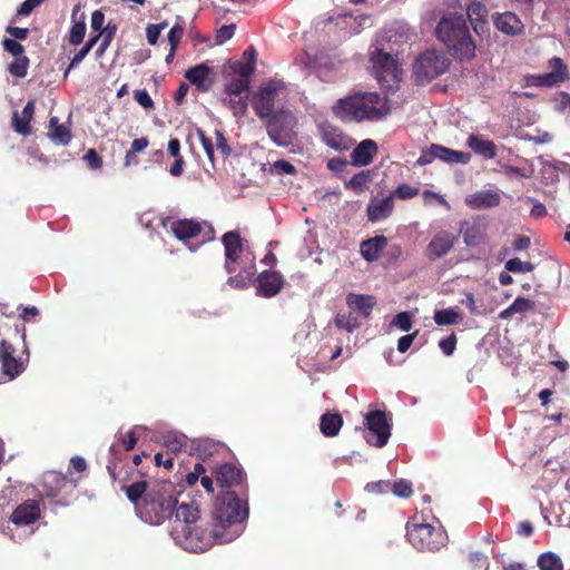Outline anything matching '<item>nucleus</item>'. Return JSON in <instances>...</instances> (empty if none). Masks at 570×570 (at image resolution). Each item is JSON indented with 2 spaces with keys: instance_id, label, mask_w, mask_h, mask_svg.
I'll use <instances>...</instances> for the list:
<instances>
[{
  "instance_id": "72a5a7b5",
  "label": "nucleus",
  "mask_w": 570,
  "mask_h": 570,
  "mask_svg": "<svg viewBox=\"0 0 570 570\" xmlns=\"http://www.w3.org/2000/svg\"><path fill=\"white\" fill-rule=\"evenodd\" d=\"M49 137L52 141L60 145H68L71 140L70 130L62 124H59L57 117H52L49 121Z\"/></svg>"
},
{
  "instance_id": "5701e85b",
  "label": "nucleus",
  "mask_w": 570,
  "mask_h": 570,
  "mask_svg": "<svg viewBox=\"0 0 570 570\" xmlns=\"http://www.w3.org/2000/svg\"><path fill=\"white\" fill-rule=\"evenodd\" d=\"M375 304L376 299L372 295L350 293L346 296V305L348 309H352L358 317L367 318Z\"/></svg>"
},
{
  "instance_id": "13d9d810",
  "label": "nucleus",
  "mask_w": 570,
  "mask_h": 570,
  "mask_svg": "<svg viewBox=\"0 0 570 570\" xmlns=\"http://www.w3.org/2000/svg\"><path fill=\"white\" fill-rule=\"evenodd\" d=\"M134 99L136 100L137 104H139L145 109H153L155 106L151 97L149 96L148 91L145 89L135 90Z\"/></svg>"
},
{
  "instance_id": "58836bf2",
  "label": "nucleus",
  "mask_w": 570,
  "mask_h": 570,
  "mask_svg": "<svg viewBox=\"0 0 570 570\" xmlns=\"http://www.w3.org/2000/svg\"><path fill=\"white\" fill-rule=\"evenodd\" d=\"M562 82L561 75L557 72H547L543 75H534L528 78V85L535 87H554Z\"/></svg>"
},
{
  "instance_id": "c9c22d12",
  "label": "nucleus",
  "mask_w": 570,
  "mask_h": 570,
  "mask_svg": "<svg viewBox=\"0 0 570 570\" xmlns=\"http://www.w3.org/2000/svg\"><path fill=\"white\" fill-rule=\"evenodd\" d=\"M360 325L358 316L352 309H348V312H338L335 316V326L348 333L360 327Z\"/></svg>"
},
{
  "instance_id": "6e6d98bb",
  "label": "nucleus",
  "mask_w": 570,
  "mask_h": 570,
  "mask_svg": "<svg viewBox=\"0 0 570 570\" xmlns=\"http://www.w3.org/2000/svg\"><path fill=\"white\" fill-rule=\"evenodd\" d=\"M420 188L410 185H400L396 189H394V196H397L401 199H410L419 195Z\"/></svg>"
},
{
  "instance_id": "39448f33",
  "label": "nucleus",
  "mask_w": 570,
  "mask_h": 570,
  "mask_svg": "<svg viewBox=\"0 0 570 570\" xmlns=\"http://www.w3.org/2000/svg\"><path fill=\"white\" fill-rule=\"evenodd\" d=\"M406 539L419 551H438L446 546L448 535L441 527L411 518L406 523Z\"/></svg>"
},
{
  "instance_id": "4468645a",
  "label": "nucleus",
  "mask_w": 570,
  "mask_h": 570,
  "mask_svg": "<svg viewBox=\"0 0 570 570\" xmlns=\"http://www.w3.org/2000/svg\"><path fill=\"white\" fill-rule=\"evenodd\" d=\"M488 228V219L482 216H475L470 219L462 220L459 226V233L463 238V243L468 247H475L485 243Z\"/></svg>"
},
{
  "instance_id": "a878e982",
  "label": "nucleus",
  "mask_w": 570,
  "mask_h": 570,
  "mask_svg": "<svg viewBox=\"0 0 570 570\" xmlns=\"http://www.w3.org/2000/svg\"><path fill=\"white\" fill-rule=\"evenodd\" d=\"M35 112V101L30 100L27 102V105L23 107L21 115H19L17 111L13 112L12 116V127L16 132L28 136L31 134V127L30 121L33 117Z\"/></svg>"
},
{
  "instance_id": "2eb2a0df",
  "label": "nucleus",
  "mask_w": 570,
  "mask_h": 570,
  "mask_svg": "<svg viewBox=\"0 0 570 570\" xmlns=\"http://www.w3.org/2000/svg\"><path fill=\"white\" fill-rule=\"evenodd\" d=\"M434 159H440L448 164H468L471 159V155L442 145L432 144L428 150L422 153L417 163L426 165L432 163Z\"/></svg>"
},
{
  "instance_id": "2f4dec72",
  "label": "nucleus",
  "mask_w": 570,
  "mask_h": 570,
  "mask_svg": "<svg viewBox=\"0 0 570 570\" xmlns=\"http://www.w3.org/2000/svg\"><path fill=\"white\" fill-rule=\"evenodd\" d=\"M343 425V417L338 413H325L321 416V432L327 436H336Z\"/></svg>"
},
{
  "instance_id": "ea45409f",
  "label": "nucleus",
  "mask_w": 570,
  "mask_h": 570,
  "mask_svg": "<svg viewBox=\"0 0 570 570\" xmlns=\"http://www.w3.org/2000/svg\"><path fill=\"white\" fill-rule=\"evenodd\" d=\"M117 31V26L112 22H108L107 26L104 28V30L99 31L98 35H100V38H102L101 43L99 45L98 49L96 50V56L101 57L105 51L110 46L115 35Z\"/></svg>"
},
{
  "instance_id": "412c9836",
  "label": "nucleus",
  "mask_w": 570,
  "mask_h": 570,
  "mask_svg": "<svg viewBox=\"0 0 570 570\" xmlns=\"http://www.w3.org/2000/svg\"><path fill=\"white\" fill-rule=\"evenodd\" d=\"M68 485L76 488V483L70 482L67 476L60 472L48 471L42 475V494L47 498L58 497Z\"/></svg>"
},
{
  "instance_id": "338daca9",
  "label": "nucleus",
  "mask_w": 570,
  "mask_h": 570,
  "mask_svg": "<svg viewBox=\"0 0 570 570\" xmlns=\"http://www.w3.org/2000/svg\"><path fill=\"white\" fill-rule=\"evenodd\" d=\"M105 14L101 10H95L91 13L90 26L91 29L99 32L104 30Z\"/></svg>"
},
{
  "instance_id": "a18cd8bd",
  "label": "nucleus",
  "mask_w": 570,
  "mask_h": 570,
  "mask_svg": "<svg viewBox=\"0 0 570 570\" xmlns=\"http://www.w3.org/2000/svg\"><path fill=\"white\" fill-rule=\"evenodd\" d=\"M505 269L511 273H528L534 269V265L530 262H522L520 258L514 257L509 259L505 265Z\"/></svg>"
},
{
  "instance_id": "f704fd0d",
  "label": "nucleus",
  "mask_w": 570,
  "mask_h": 570,
  "mask_svg": "<svg viewBox=\"0 0 570 570\" xmlns=\"http://www.w3.org/2000/svg\"><path fill=\"white\" fill-rule=\"evenodd\" d=\"M168 154L175 158V163L169 169V173L174 177H179L184 171V158L180 155V141L178 138H171L168 142Z\"/></svg>"
},
{
  "instance_id": "680f3d73",
  "label": "nucleus",
  "mask_w": 570,
  "mask_h": 570,
  "mask_svg": "<svg viewBox=\"0 0 570 570\" xmlns=\"http://www.w3.org/2000/svg\"><path fill=\"white\" fill-rule=\"evenodd\" d=\"M166 446L174 451H180L186 444V436L184 435H169L165 441Z\"/></svg>"
},
{
  "instance_id": "423d86ee",
  "label": "nucleus",
  "mask_w": 570,
  "mask_h": 570,
  "mask_svg": "<svg viewBox=\"0 0 570 570\" xmlns=\"http://www.w3.org/2000/svg\"><path fill=\"white\" fill-rule=\"evenodd\" d=\"M391 39L390 32L384 31L376 37L370 49L372 75L382 88H390V78H392Z\"/></svg>"
},
{
  "instance_id": "a211bd4d",
  "label": "nucleus",
  "mask_w": 570,
  "mask_h": 570,
  "mask_svg": "<svg viewBox=\"0 0 570 570\" xmlns=\"http://www.w3.org/2000/svg\"><path fill=\"white\" fill-rule=\"evenodd\" d=\"M185 78L200 92L209 91L215 83V73L207 62L189 68Z\"/></svg>"
},
{
  "instance_id": "9b49d317",
  "label": "nucleus",
  "mask_w": 570,
  "mask_h": 570,
  "mask_svg": "<svg viewBox=\"0 0 570 570\" xmlns=\"http://www.w3.org/2000/svg\"><path fill=\"white\" fill-rule=\"evenodd\" d=\"M284 88L282 81L271 80L258 88L253 95L252 106L255 114L264 120L274 115L275 100L279 90Z\"/></svg>"
},
{
  "instance_id": "49530a36",
  "label": "nucleus",
  "mask_w": 570,
  "mask_h": 570,
  "mask_svg": "<svg viewBox=\"0 0 570 570\" xmlns=\"http://www.w3.org/2000/svg\"><path fill=\"white\" fill-rule=\"evenodd\" d=\"M370 180L368 171H361L355 174L346 184L345 187L348 189H353L356 193L363 191L366 183Z\"/></svg>"
},
{
  "instance_id": "a19ab883",
  "label": "nucleus",
  "mask_w": 570,
  "mask_h": 570,
  "mask_svg": "<svg viewBox=\"0 0 570 570\" xmlns=\"http://www.w3.org/2000/svg\"><path fill=\"white\" fill-rule=\"evenodd\" d=\"M29 66L30 60L27 56L14 57L13 61L8 66V71L16 78H24Z\"/></svg>"
},
{
  "instance_id": "69168bd1",
  "label": "nucleus",
  "mask_w": 570,
  "mask_h": 570,
  "mask_svg": "<svg viewBox=\"0 0 570 570\" xmlns=\"http://www.w3.org/2000/svg\"><path fill=\"white\" fill-rule=\"evenodd\" d=\"M46 0H26L20 4L17 13L19 16H29L36 8L41 6V3H43Z\"/></svg>"
},
{
  "instance_id": "393cba45",
  "label": "nucleus",
  "mask_w": 570,
  "mask_h": 570,
  "mask_svg": "<svg viewBox=\"0 0 570 570\" xmlns=\"http://www.w3.org/2000/svg\"><path fill=\"white\" fill-rule=\"evenodd\" d=\"M377 153V145L372 139L362 140L351 154V163L354 166H367Z\"/></svg>"
},
{
  "instance_id": "c85d7f7f",
  "label": "nucleus",
  "mask_w": 570,
  "mask_h": 570,
  "mask_svg": "<svg viewBox=\"0 0 570 570\" xmlns=\"http://www.w3.org/2000/svg\"><path fill=\"white\" fill-rule=\"evenodd\" d=\"M466 13L474 31L479 35L483 33L487 30L488 10L485 6L481 2H472L466 9Z\"/></svg>"
},
{
  "instance_id": "c756f323",
  "label": "nucleus",
  "mask_w": 570,
  "mask_h": 570,
  "mask_svg": "<svg viewBox=\"0 0 570 570\" xmlns=\"http://www.w3.org/2000/svg\"><path fill=\"white\" fill-rule=\"evenodd\" d=\"M392 194L383 198H373L367 206V216L372 222L386 218L391 210Z\"/></svg>"
},
{
  "instance_id": "f8f14e48",
  "label": "nucleus",
  "mask_w": 570,
  "mask_h": 570,
  "mask_svg": "<svg viewBox=\"0 0 570 570\" xmlns=\"http://www.w3.org/2000/svg\"><path fill=\"white\" fill-rule=\"evenodd\" d=\"M365 425L364 438L368 444L381 448L387 443L391 433L383 412H368L365 415Z\"/></svg>"
},
{
  "instance_id": "f257e3e1",
  "label": "nucleus",
  "mask_w": 570,
  "mask_h": 570,
  "mask_svg": "<svg viewBox=\"0 0 570 570\" xmlns=\"http://www.w3.org/2000/svg\"><path fill=\"white\" fill-rule=\"evenodd\" d=\"M140 518L150 524L171 520L170 535L183 549L204 552L214 543H228L240 534V523L248 517L247 502H242L234 491L223 492L212 511L210 529L198 524L199 510L193 503L178 504L175 487L170 481L149 485L137 481L121 485Z\"/></svg>"
},
{
  "instance_id": "20e7f679",
  "label": "nucleus",
  "mask_w": 570,
  "mask_h": 570,
  "mask_svg": "<svg viewBox=\"0 0 570 570\" xmlns=\"http://www.w3.org/2000/svg\"><path fill=\"white\" fill-rule=\"evenodd\" d=\"M222 243L225 250L224 268L230 276L227 284L237 289L246 288L256 273L255 264L240 267V257L244 252V244L237 230H230L223 235Z\"/></svg>"
},
{
  "instance_id": "4d7b16f0",
  "label": "nucleus",
  "mask_w": 570,
  "mask_h": 570,
  "mask_svg": "<svg viewBox=\"0 0 570 570\" xmlns=\"http://www.w3.org/2000/svg\"><path fill=\"white\" fill-rule=\"evenodd\" d=\"M394 326L407 332L412 327V314L410 312H401L394 316Z\"/></svg>"
},
{
  "instance_id": "de8ad7c7",
  "label": "nucleus",
  "mask_w": 570,
  "mask_h": 570,
  "mask_svg": "<svg viewBox=\"0 0 570 570\" xmlns=\"http://www.w3.org/2000/svg\"><path fill=\"white\" fill-rule=\"evenodd\" d=\"M413 494V484L411 481L405 479H400L394 481V495L409 499Z\"/></svg>"
},
{
  "instance_id": "0eeeda50",
  "label": "nucleus",
  "mask_w": 570,
  "mask_h": 570,
  "mask_svg": "<svg viewBox=\"0 0 570 570\" xmlns=\"http://www.w3.org/2000/svg\"><path fill=\"white\" fill-rule=\"evenodd\" d=\"M268 137L281 147H288L296 138V118L292 111L281 109L264 119Z\"/></svg>"
},
{
  "instance_id": "bf43d9fd",
  "label": "nucleus",
  "mask_w": 570,
  "mask_h": 570,
  "mask_svg": "<svg viewBox=\"0 0 570 570\" xmlns=\"http://www.w3.org/2000/svg\"><path fill=\"white\" fill-rule=\"evenodd\" d=\"M235 33V24H225V26H222L217 32H216V42L218 45H222L226 41H228L229 39H232V37L234 36Z\"/></svg>"
},
{
  "instance_id": "e433bc0d",
  "label": "nucleus",
  "mask_w": 570,
  "mask_h": 570,
  "mask_svg": "<svg viewBox=\"0 0 570 570\" xmlns=\"http://www.w3.org/2000/svg\"><path fill=\"white\" fill-rule=\"evenodd\" d=\"M537 566L540 570H563L561 558L551 551L539 554Z\"/></svg>"
},
{
  "instance_id": "ddd939ff",
  "label": "nucleus",
  "mask_w": 570,
  "mask_h": 570,
  "mask_svg": "<svg viewBox=\"0 0 570 570\" xmlns=\"http://www.w3.org/2000/svg\"><path fill=\"white\" fill-rule=\"evenodd\" d=\"M316 127L322 142L335 151H347L355 142L338 126L327 120L320 121Z\"/></svg>"
},
{
  "instance_id": "7ed1b4c3",
  "label": "nucleus",
  "mask_w": 570,
  "mask_h": 570,
  "mask_svg": "<svg viewBox=\"0 0 570 570\" xmlns=\"http://www.w3.org/2000/svg\"><path fill=\"white\" fill-rule=\"evenodd\" d=\"M435 33L455 58L464 60L474 57L475 45L463 14L443 16L436 26Z\"/></svg>"
},
{
  "instance_id": "6ab92c4d",
  "label": "nucleus",
  "mask_w": 570,
  "mask_h": 570,
  "mask_svg": "<svg viewBox=\"0 0 570 570\" xmlns=\"http://www.w3.org/2000/svg\"><path fill=\"white\" fill-rule=\"evenodd\" d=\"M41 517L40 504L36 500H26L11 513L10 521L18 527H26L35 523Z\"/></svg>"
},
{
  "instance_id": "3c124183",
  "label": "nucleus",
  "mask_w": 570,
  "mask_h": 570,
  "mask_svg": "<svg viewBox=\"0 0 570 570\" xmlns=\"http://www.w3.org/2000/svg\"><path fill=\"white\" fill-rule=\"evenodd\" d=\"M215 148L222 154L223 158L226 159L232 154V148L227 142L226 137L222 130H215Z\"/></svg>"
},
{
  "instance_id": "603ef678",
  "label": "nucleus",
  "mask_w": 570,
  "mask_h": 570,
  "mask_svg": "<svg viewBox=\"0 0 570 570\" xmlns=\"http://www.w3.org/2000/svg\"><path fill=\"white\" fill-rule=\"evenodd\" d=\"M549 68L551 72H557L562 77V82L569 78V71L567 66L563 63L562 59L559 57H553L549 60Z\"/></svg>"
},
{
  "instance_id": "f3484780",
  "label": "nucleus",
  "mask_w": 570,
  "mask_h": 570,
  "mask_svg": "<svg viewBox=\"0 0 570 570\" xmlns=\"http://www.w3.org/2000/svg\"><path fill=\"white\" fill-rule=\"evenodd\" d=\"M255 283L257 295L271 298L282 291L285 279L281 272L268 269L259 273Z\"/></svg>"
},
{
  "instance_id": "cd10ccee",
  "label": "nucleus",
  "mask_w": 570,
  "mask_h": 570,
  "mask_svg": "<svg viewBox=\"0 0 570 570\" xmlns=\"http://www.w3.org/2000/svg\"><path fill=\"white\" fill-rule=\"evenodd\" d=\"M494 24L500 31L511 36L518 35L523 30V23L519 17L510 11L498 14L494 18Z\"/></svg>"
},
{
  "instance_id": "4be33fe9",
  "label": "nucleus",
  "mask_w": 570,
  "mask_h": 570,
  "mask_svg": "<svg viewBox=\"0 0 570 570\" xmlns=\"http://www.w3.org/2000/svg\"><path fill=\"white\" fill-rule=\"evenodd\" d=\"M216 482L222 488H230L243 482L244 473L233 463H224L215 470Z\"/></svg>"
},
{
  "instance_id": "79ce46f5",
  "label": "nucleus",
  "mask_w": 570,
  "mask_h": 570,
  "mask_svg": "<svg viewBox=\"0 0 570 570\" xmlns=\"http://www.w3.org/2000/svg\"><path fill=\"white\" fill-rule=\"evenodd\" d=\"M75 23L72 24L70 31H69V43L72 46H78L83 41L85 35H86V22H85V14H81V19L79 21L73 20Z\"/></svg>"
},
{
  "instance_id": "1a4fd4ad",
  "label": "nucleus",
  "mask_w": 570,
  "mask_h": 570,
  "mask_svg": "<svg viewBox=\"0 0 570 570\" xmlns=\"http://www.w3.org/2000/svg\"><path fill=\"white\" fill-rule=\"evenodd\" d=\"M228 70L225 92L230 96H240L247 92L254 73L253 62H243L242 60L229 61Z\"/></svg>"
},
{
  "instance_id": "7c9ffc66",
  "label": "nucleus",
  "mask_w": 570,
  "mask_h": 570,
  "mask_svg": "<svg viewBox=\"0 0 570 570\" xmlns=\"http://www.w3.org/2000/svg\"><path fill=\"white\" fill-rule=\"evenodd\" d=\"M466 144L475 154L483 156L485 159H493L497 156L494 142L483 139L481 136L470 135Z\"/></svg>"
},
{
  "instance_id": "aec40b11",
  "label": "nucleus",
  "mask_w": 570,
  "mask_h": 570,
  "mask_svg": "<svg viewBox=\"0 0 570 570\" xmlns=\"http://www.w3.org/2000/svg\"><path fill=\"white\" fill-rule=\"evenodd\" d=\"M456 237L451 232H439L426 247L428 258L434 261L445 256L454 247Z\"/></svg>"
},
{
  "instance_id": "774afa93",
  "label": "nucleus",
  "mask_w": 570,
  "mask_h": 570,
  "mask_svg": "<svg viewBox=\"0 0 570 570\" xmlns=\"http://www.w3.org/2000/svg\"><path fill=\"white\" fill-rule=\"evenodd\" d=\"M419 331H415L412 334L404 335L397 341V351L401 353H405L412 345L414 338L417 336Z\"/></svg>"
},
{
  "instance_id": "37998d69",
  "label": "nucleus",
  "mask_w": 570,
  "mask_h": 570,
  "mask_svg": "<svg viewBox=\"0 0 570 570\" xmlns=\"http://www.w3.org/2000/svg\"><path fill=\"white\" fill-rule=\"evenodd\" d=\"M247 96H235L234 98L224 99L223 102L233 111L234 116H244L247 110Z\"/></svg>"
},
{
  "instance_id": "e2e57ef3",
  "label": "nucleus",
  "mask_w": 570,
  "mask_h": 570,
  "mask_svg": "<svg viewBox=\"0 0 570 570\" xmlns=\"http://www.w3.org/2000/svg\"><path fill=\"white\" fill-rule=\"evenodd\" d=\"M469 561L472 563L474 570L489 567L488 557L481 552L470 553Z\"/></svg>"
},
{
  "instance_id": "0e129e2a",
  "label": "nucleus",
  "mask_w": 570,
  "mask_h": 570,
  "mask_svg": "<svg viewBox=\"0 0 570 570\" xmlns=\"http://www.w3.org/2000/svg\"><path fill=\"white\" fill-rule=\"evenodd\" d=\"M83 159L91 169H99L102 166V159L95 149L87 150Z\"/></svg>"
},
{
  "instance_id": "09e8293b",
  "label": "nucleus",
  "mask_w": 570,
  "mask_h": 570,
  "mask_svg": "<svg viewBox=\"0 0 570 570\" xmlns=\"http://www.w3.org/2000/svg\"><path fill=\"white\" fill-rule=\"evenodd\" d=\"M185 26L183 21H177L168 32V41L173 50H176L184 35Z\"/></svg>"
},
{
  "instance_id": "c03bdc74",
  "label": "nucleus",
  "mask_w": 570,
  "mask_h": 570,
  "mask_svg": "<svg viewBox=\"0 0 570 570\" xmlns=\"http://www.w3.org/2000/svg\"><path fill=\"white\" fill-rule=\"evenodd\" d=\"M365 491L373 495L387 494L392 491V482L390 480L368 482L365 485Z\"/></svg>"
},
{
  "instance_id": "5fc2aeb1",
  "label": "nucleus",
  "mask_w": 570,
  "mask_h": 570,
  "mask_svg": "<svg viewBox=\"0 0 570 570\" xmlns=\"http://www.w3.org/2000/svg\"><path fill=\"white\" fill-rule=\"evenodd\" d=\"M197 135L199 137L200 144L205 150L206 156L212 163H214L215 145L213 144L212 139L207 137L205 132L199 128L197 129Z\"/></svg>"
},
{
  "instance_id": "6e6552de",
  "label": "nucleus",
  "mask_w": 570,
  "mask_h": 570,
  "mask_svg": "<svg viewBox=\"0 0 570 570\" xmlns=\"http://www.w3.org/2000/svg\"><path fill=\"white\" fill-rule=\"evenodd\" d=\"M449 67V60L441 52L426 50L421 53L414 65L413 73L417 83L429 82L443 72Z\"/></svg>"
},
{
  "instance_id": "052dcab7",
  "label": "nucleus",
  "mask_w": 570,
  "mask_h": 570,
  "mask_svg": "<svg viewBox=\"0 0 570 570\" xmlns=\"http://www.w3.org/2000/svg\"><path fill=\"white\" fill-rule=\"evenodd\" d=\"M510 306H511V311H513L514 314H518V313L521 314V313H524V312L533 308L534 303L532 301H530L529 298L517 297L515 301Z\"/></svg>"
},
{
  "instance_id": "f03ea898",
  "label": "nucleus",
  "mask_w": 570,
  "mask_h": 570,
  "mask_svg": "<svg viewBox=\"0 0 570 570\" xmlns=\"http://www.w3.org/2000/svg\"><path fill=\"white\" fill-rule=\"evenodd\" d=\"M332 112L343 122H375L389 115V99L375 91L353 90L336 100Z\"/></svg>"
},
{
  "instance_id": "4c0bfd02",
  "label": "nucleus",
  "mask_w": 570,
  "mask_h": 570,
  "mask_svg": "<svg viewBox=\"0 0 570 570\" xmlns=\"http://www.w3.org/2000/svg\"><path fill=\"white\" fill-rule=\"evenodd\" d=\"M433 318L439 326L455 325L462 321L461 314L455 308L438 309Z\"/></svg>"
},
{
  "instance_id": "9d476101",
  "label": "nucleus",
  "mask_w": 570,
  "mask_h": 570,
  "mask_svg": "<svg viewBox=\"0 0 570 570\" xmlns=\"http://www.w3.org/2000/svg\"><path fill=\"white\" fill-rule=\"evenodd\" d=\"M165 227H169L170 232L175 235V237L184 243L188 242L191 238L197 237L205 228L207 229L203 242L212 240L214 238V228L212 225H207L206 223H198L193 219H171L170 217L166 218L163 223Z\"/></svg>"
},
{
  "instance_id": "473e14b6",
  "label": "nucleus",
  "mask_w": 570,
  "mask_h": 570,
  "mask_svg": "<svg viewBox=\"0 0 570 570\" xmlns=\"http://www.w3.org/2000/svg\"><path fill=\"white\" fill-rule=\"evenodd\" d=\"M224 448L222 442L214 441L212 439H198L194 442V451L196 454L206 459L218 453Z\"/></svg>"
},
{
  "instance_id": "b1692460",
  "label": "nucleus",
  "mask_w": 570,
  "mask_h": 570,
  "mask_svg": "<svg viewBox=\"0 0 570 570\" xmlns=\"http://www.w3.org/2000/svg\"><path fill=\"white\" fill-rule=\"evenodd\" d=\"M464 202L471 209H483L498 206L501 197L497 191L488 189L468 195Z\"/></svg>"
},
{
  "instance_id": "864d4df0",
  "label": "nucleus",
  "mask_w": 570,
  "mask_h": 570,
  "mask_svg": "<svg viewBox=\"0 0 570 570\" xmlns=\"http://www.w3.org/2000/svg\"><path fill=\"white\" fill-rule=\"evenodd\" d=\"M456 342L458 338L455 333H451L439 342V347L446 356H451L455 351Z\"/></svg>"
},
{
  "instance_id": "8fccbe9b",
  "label": "nucleus",
  "mask_w": 570,
  "mask_h": 570,
  "mask_svg": "<svg viewBox=\"0 0 570 570\" xmlns=\"http://www.w3.org/2000/svg\"><path fill=\"white\" fill-rule=\"evenodd\" d=\"M3 50L10 53L13 58L24 56V47L14 39L4 38L2 40Z\"/></svg>"
},
{
  "instance_id": "bb28decb",
  "label": "nucleus",
  "mask_w": 570,
  "mask_h": 570,
  "mask_svg": "<svg viewBox=\"0 0 570 570\" xmlns=\"http://www.w3.org/2000/svg\"><path fill=\"white\" fill-rule=\"evenodd\" d=\"M387 246V238L385 236H374L363 240L360 245V252L367 262L379 259L383 249Z\"/></svg>"
},
{
  "instance_id": "dca6fc26",
  "label": "nucleus",
  "mask_w": 570,
  "mask_h": 570,
  "mask_svg": "<svg viewBox=\"0 0 570 570\" xmlns=\"http://www.w3.org/2000/svg\"><path fill=\"white\" fill-rule=\"evenodd\" d=\"M0 363L8 382L19 376L26 370L24 360L17 354L16 347L7 340L0 341Z\"/></svg>"
}]
</instances>
